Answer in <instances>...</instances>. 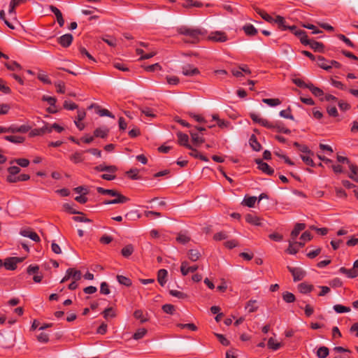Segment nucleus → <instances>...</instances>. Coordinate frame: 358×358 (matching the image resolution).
<instances>
[{
    "label": "nucleus",
    "mask_w": 358,
    "mask_h": 358,
    "mask_svg": "<svg viewBox=\"0 0 358 358\" xmlns=\"http://www.w3.org/2000/svg\"><path fill=\"white\" fill-rule=\"evenodd\" d=\"M178 32L185 36L187 38L184 39V41L189 43H198L200 38L204 34L203 31L200 29L189 28L185 26L179 27Z\"/></svg>",
    "instance_id": "f257e3e1"
},
{
    "label": "nucleus",
    "mask_w": 358,
    "mask_h": 358,
    "mask_svg": "<svg viewBox=\"0 0 358 358\" xmlns=\"http://www.w3.org/2000/svg\"><path fill=\"white\" fill-rule=\"evenodd\" d=\"M96 191L101 194H108L115 197L114 199L105 201L103 203L106 205L124 203L129 201L128 197L124 196L115 189H107L101 187H98L96 188Z\"/></svg>",
    "instance_id": "f03ea898"
},
{
    "label": "nucleus",
    "mask_w": 358,
    "mask_h": 358,
    "mask_svg": "<svg viewBox=\"0 0 358 358\" xmlns=\"http://www.w3.org/2000/svg\"><path fill=\"white\" fill-rule=\"evenodd\" d=\"M294 35L299 38L300 41L303 45H309L310 48H312L315 52H324V46L323 43L315 41L314 40L308 39L307 34L304 30H296L294 32Z\"/></svg>",
    "instance_id": "7ed1b4c3"
},
{
    "label": "nucleus",
    "mask_w": 358,
    "mask_h": 358,
    "mask_svg": "<svg viewBox=\"0 0 358 358\" xmlns=\"http://www.w3.org/2000/svg\"><path fill=\"white\" fill-rule=\"evenodd\" d=\"M287 269L292 273L294 282L303 280L306 275V271L300 267H292L288 266Z\"/></svg>",
    "instance_id": "20e7f679"
},
{
    "label": "nucleus",
    "mask_w": 358,
    "mask_h": 358,
    "mask_svg": "<svg viewBox=\"0 0 358 358\" xmlns=\"http://www.w3.org/2000/svg\"><path fill=\"white\" fill-rule=\"evenodd\" d=\"M274 23H276L278 26V28L282 30V31H285V30H290L292 33L294 34V32L298 30L296 27L293 25V26H287L285 24V20L283 17L280 16V15H277L276 17L275 18V20H274Z\"/></svg>",
    "instance_id": "39448f33"
},
{
    "label": "nucleus",
    "mask_w": 358,
    "mask_h": 358,
    "mask_svg": "<svg viewBox=\"0 0 358 358\" xmlns=\"http://www.w3.org/2000/svg\"><path fill=\"white\" fill-rule=\"evenodd\" d=\"M255 163L258 165V169L264 173L272 176L274 173V170L267 163L263 162L261 159H256Z\"/></svg>",
    "instance_id": "423d86ee"
},
{
    "label": "nucleus",
    "mask_w": 358,
    "mask_h": 358,
    "mask_svg": "<svg viewBox=\"0 0 358 358\" xmlns=\"http://www.w3.org/2000/svg\"><path fill=\"white\" fill-rule=\"evenodd\" d=\"M210 41L214 42H225L227 40V36L222 31L212 32L208 37Z\"/></svg>",
    "instance_id": "0eeeda50"
},
{
    "label": "nucleus",
    "mask_w": 358,
    "mask_h": 358,
    "mask_svg": "<svg viewBox=\"0 0 358 358\" xmlns=\"http://www.w3.org/2000/svg\"><path fill=\"white\" fill-rule=\"evenodd\" d=\"M73 36L71 34H66L57 38V42L64 48H68L73 41Z\"/></svg>",
    "instance_id": "6e6552de"
},
{
    "label": "nucleus",
    "mask_w": 358,
    "mask_h": 358,
    "mask_svg": "<svg viewBox=\"0 0 358 358\" xmlns=\"http://www.w3.org/2000/svg\"><path fill=\"white\" fill-rule=\"evenodd\" d=\"M178 143L180 145L184 146L187 149H192V145L189 144V136L180 131L177 133Z\"/></svg>",
    "instance_id": "1a4fd4ad"
},
{
    "label": "nucleus",
    "mask_w": 358,
    "mask_h": 358,
    "mask_svg": "<svg viewBox=\"0 0 358 358\" xmlns=\"http://www.w3.org/2000/svg\"><path fill=\"white\" fill-rule=\"evenodd\" d=\"M20 234L24 237L29 238L30 239L35 242L40 241V237L38 236V235L36 232L31 231L29 229H24L20 230Z\"/></svg>",
    "instance_id": "9d476101"
},
{
    "label": "nucleus",
    "mask_w": 358,
    "mask_h": 358,
    "mask_svg": "<svg viewBox=\"0 0 358 358\" xmlns=\"http://www.w3.org/2000/svg\"><path fill=\"white\" fill-rule=\"evenodd\" d=\"M182 73L186 76H193L199 74V70L192 65L187 64L182 67Z\"/></svg>",
    "instance_id": "9b49d317"
},
{
    "label": "nucleus",
    "mask_w": 358,
    "mask_h": 358,
    "mask_svg": "<svg viewBox=\"0 0 358 358\" xmlns=\"http://www.w3.org/2000/svg\"><path fill=\"white\" fill-rule=\"evenodd\" d=\"M198 269V266H188V262L184 261L181 263L180 271L182 275H187L189 272L193 273Z\"/></svg>",
    "instance_id": "f8f14e48"
},
{
    "label": "nucleus",
    "mask_w": 358,
    "mask_h": 358,
    "mask_svg": "<svg viewBox=\"0 0 358 358\" xmlns=\"http://www.w3.org/2000/svg\"><path fill=\"white\" fill-rule=\"evenodd\" d=\"M49 8L55 15L59 27H62L64 24V20L63 18L62 12L57 7L52 5H50Z\"/></svg>",
    "instance_id": "ddd939ff"
},
{
    "label": "nucleus",
    "mask_w": 358,
    "mask_h": 358,
    "mask_svg": "<svg viewBox=\"0 0 358 358\" xmlns=\"http://www.w3.org/2000/svg\"><path fill=\"white\" fill-rule=\"evenodd\" d=\"M245 221L250 224H252L255 226H261L262 225L261 219L255 215L247 214L245 215Z\"/></svg>",
    "instance_id": "4468645a"
},
{
    "label": "nucleus",
    "mask_w": 358,
    "mask_h": 358,
    "mask_svg": "<svg viewBox=\"0 0 358 358\" xmlns=\"http://www.w3.org/2000/svg\"><path fill=\"white\" fill-rule=\"evenodd\" d=\"M317 63L320 68L326 71H329L331 69V66L329 64V61L326 59L322 56L317 57Z\"/></svg>",
    "instance_id": "2eb2a0df"
},
{
    "label": "nucleus",
    "mask_w": 358,
    "mask_h": 358,
    "mask_svg": "<svg viewBox=\"0 0 358 358\" xmlns=\"http://www.w3.org/2000/svg\"><path fill=\"white\" fill-rule=\"evenodd\" d=\"M341 273L346 275L348 278H354L358 276V271H357L353 267L348 269L345 267H341L339 268Z\"/></svg>",
    "instance_id": "dca6fc26"
},
{
    "label": "nucleus",
    "mask_w": 358,
    "mask_h": 358,
    "mask_svg": "<svg viewBox=\"0 0 358 358\" xmlns=\"http://www.w3.org/2000/svg\"><path fill=\"white\" fill-rule=\"evenodd\" d=\"M307 89H308L312 94L317 96V97H321L322 98L324 96V92L322 89L315 87L313 83H308V85L307 86Z\"/></svg>",
    "instance_id": "f3484780"
},
{
    "label": "nucleus",
    "mask_w": 358,
    "mask_h": 358,
    "mask_svg": "<svg viewBox=\"0 0 358 358\" xmlns=\"http://www.w3.org/2000/svg\"><path fill=\"white\" fill-rule=\"evenodd\" d=\"M306 228V224L303 223H297L294 229L291 232V238L294 241L298 236L301 231Z\"/></svg>",
    "instance_id": "a211bd4d"
},
{
    "label": "nucleus",
    "mask_w": 358,
    "mask_h": 358,
    "mask_svg": "<svg viewBox=\"0 0 358 358\" xmlns=\"http://www.w3.org/2000/svg\"><path fill=\"white\" fill-rule=\"evenodd\" d=\"M298 289L302 294H308L314 289V287L306 282H301L298 285Z\"/></svg>",
    "instance_id": "6ab92c4d"
},
{
    "label": "nucleus",
    "mask_w": 358,
    "mask_h": 358,
    "mask_svg": "<svg viewBox=\"0 0 358 358\" xmlns=\"http://www.w3.org/2000/svg\"><path fill=\"white\" fill-rule=\"evenodd\" d=\"M168 272L166 269H160L157 273V281L160 285L164 286L166 282Z\"/></svg>",
    "instance_id": "aec40b11"
},
{
    "label": "nucleus",
    "mask_w": 358,
    "mask_h": 358,
    "mask_svg": "<svg viewBox=\"0 0 358 358\" xmlns=\"http://www.w3.org/2000/svg\"><path fill=\"white\" fill-rule=\"evenodd\" d=\"M255 10L257 13H258L265 21L273 23L274 22L275 18L272 17L270 15H268L266 11L259 8H255Z\"/></svg>",
    "instance_id": "412c9836"
},
{
    "label": "nucleus",
    "mask_w": 358,
    "mask_h": 358,
    "mask_svg": "<svg viewBox=\"0 0 358 358\" xmlns=\"http://www.w3.org/2000/svg\"><path fill=\"white\" fill-rule=\"evenodd\" d=\"M94 169L97 171H107L112 173L116 172L117 170L115 166H105L103 164L95 166Z\"/></svg>",
    "instance_id": "4be33fe9"
},
{
    "label": "nucleus",
    "mask_w": 358,
    "mask_h": 358,
    "mask_svg": "<svg viewBox=\"0 0 358 358\" xmlns=\"http://www.w3.org/2000/svg\"><path fill=\"white\" fill-rule=\"evenodd\" d=\"M3 266L7 270H15L17 267L16 259H13V257L7 258L3 263Z\"/></svg>",
    "instance_id": "5701e85b"
},
{
    "label": "nucleus",
    "mask_w": 358,
    "mask_h": 358,
    "mask_svg": "<svg viewBox=\"0 0 358 358\" xmlns=\"http://www.w3.org/2000/svg\"><path fill=\"white\" fill-rule=\"evenodd\" d=\"M108 132L109 129L106 127L97 128L94 131V136L95 137L104 138L108 136Z\"/></svg>",
    "instance_id": "b1692460"
},
{
    "label": "nucleus",
    "mask_w": 358,
    "mask_h": 358,
    "mask_svg": "<svg viewBox=\"0 0 358 358\" xmlns=\"http://www.w3.org/2000/svg\"><path fill=\"white\" fill-rule=\"evenodd\" d=\"M250 145L255 151H259L262 149L261 144L257 141L255 135L252 134L249 140Z\"/></svg>",
    "instance_id": "393cba45"
},
{
    "label": "nucleus",
    "mask_w": 358,
    "mask_h": 358,
    "mask_svg": "<svg viewBox=\"0 0 358 358\" xmlns=\"http://www.w3.org/2000/svg\"><path fill=\"white\" fill-rule=\"evenodd\" d=\"M3 138L6 141L11 142L13 143H22L24 141V138L20 136H5Z\"/></svg>",
    "instance_id": "a878e982"
},
{
    "label": "nucleus",
    "mask_w": 358,
    "mask_h": 358,
    "mask_svg": "<svg viewBox=\"0 0 358 358\" xmlns=\"http://www.w3.org/2000/svg\"><path fill=\"white\" fill-rule=\"evenodd\" d=\"M189 134L192 137V141L194 145H198L204 142V138L203 137L199 136V135L197 133L191 130L189 131Z\"/></svg>",
    "instance_id": "bb28decb"
},
{
    "label": "nucleus",
    "mask_w": 358,
    "mask_h": 358,
    "mask_svg": "<svg viewBox=\"0 0 358 358\" xmlns=\"http://www.w3.org/2000/svg\"><path fill=\"white\" fill-rule=\"evenodd\" d=\"M188 258L192 261H197L201 256V253L197 250L191 249L187 252Z\"/></svg>",
    "instance_id": "cd10ccee"
},
{
    "label": "nucleus",
    "mask_w": 358,
    "mask_h": 358,
    "mask_svg": "<svg viewBox=\"0 0 358 358\" xmlns=\"http://www.w3.org/2000/svg\"><path fill=\"white\" fill-rule=\"evenodd\" d=\"M5 66L10 71H17L22 69V66L15 61L6 62Z\"/></svg>",
    "instance_id": "c85d7f7f"
},
{
    "label": "nucleus",
    "mask_w": 358,
    "mask_h": 358,
    "mask_svg": "<svg viewBox=\"0 0 358 358\" xmlns=\"http://www.w3.org/2000/svg\"><path fill=\"white\" fill-rule=\"evenodd\" d=\"M190 237L187 233L180 232L178 234L176 241L181 244H186L190 241Z\"/></svg>",
    "instance_id": "c756f323"
},
{
    "label": "nucleus",
    "mask_w": 358,
    "mask_h": 358,
    "mask_svg": "<svg viewBox=\"0 0 358 358\" xmlns=\"http://www.w3.org/2000/svg\"><path fill=\"white\" fill-rule=\"evenodd\" d=\"M70 160L75 164L83 162L84 157L83 156V152H76L70 156Z\"/></svg>",
    "instance_id": "7c9ffc66"
},
{
    "label": "nucleus",
    "mask_w": 358,
    "mask_h": 358,
    "mask_svg": "<svg viewBox=\"0 0 358 358\" xmlns=\"http://www.w3.org/2000/svg\"><path fill=\"white\" fill-rule=\"evenodd\" d=\"M245 33L248 36H255L257 33V29L252 24H246L243 27Z\"/></svg>",
    "instance_id": "2f4dec72"
},
{
    "label": "nucleus",
    "mask_w": 358,
    "mask_h": 358,
    "mask_svg": "<svg viewBox=\"0 0 358 358\" xmlns=\"http://www.w3.org/2000/svg\"><path fill=\"white\" fill-rule=\"evenodd\" d=\"M282 299L286 303H293L296 300L295 296L292 293L287 292V291L284 292L282 294Z\"/></svg>",
    "instance_id": "473e14b6"
},
{
    "label": "nucleus",
    "mask_w": 358,
    "mask_h": 358,
    "mask_svg": "<svg viewBox=\"0 0 358 358\" xmlns=\"http://www.w3.org/2000/svg\"><path fill=\"white\" fill-rule=\"evenodd\" d=\"M297 245H298L297 242H293L292 241H289V247L286 251L289 254L295 255L296 253H297V252L299 250V247L297 246Z\"/></svg>",
    "instance_id": "72a5a7b5"
},
{
    "label": "nucleus",
    "mask_w": 358,
    "mask_h": 358,
    "mask_svg": "<svg viewBox=\"0 0 358 358\" xmlns=\"http://www.w3.org/2000/svg\"><path fill=\"white\" fill-rule=\"evenodd\" d=\"M117 280L120 284L127 287H130L132 285L131 280L129 278L124 275H117Z\"/></svg>",
    "instance_id": "f704fd0d"
},
{
    "label": "nucleus",
    "mask_w": 358,
    "mask_h": 358,
    "mask_svg": "<svg viewBox=\"0 0 358 358\" xmlns=\"http://www.w3.org/2000/svg\"><path fill=\"white\" fill-rule=\"evenodd\" d=\"M274 129L277 130L278 132H281L286 134H289L291 133V131L285 127L282 123L281 122H275L274 124Z\"/></svg>",
    "instance_id": "c9c22d12"
},
{
    "label": "nucleus",
    "mask_w": 358,
    "mask_h": 358,
    "mask_svg": "<svg viewBox=\"0 0 358 358\" xmlns=\"http://www.w3.org/2000/svg\"><path fill=\"white\" fill-rule=\"evenodd\" d=\"M133 252H134V247L131 244L127 245L121 250V253H122V256L124 257H129L130 255H131Z\"/></svg>",
    "instance_id": "e433bc0d"
},
{
    "label": "nucleus",
    "mask_w": 358,
    "mask_h": 358,
    "mask_svg": "<svg viewBox=\"0 0 358 358\" xmlns=\"http://www.w3.org/2000/svg\"><path fill=\"white\" fill-rule=\"evenodd\" d=\"M267 345L273 350H277L282 346L281 343L275 341L273 338L268 339Z\"/></svg>",
    "instance_id": "4c0bfd02"
},
{
    "label": "nucleus",
    "mask_w": 358,
    "mask_h": 358,
    "mask_svg": "<svg viewBox=\"0 0 358 358\" xmlns=\"http://www.w3.org/2000/svg\"><path fill=\"white\" fill-rule=\"evenodd\" d=\"M103 316L105 319H108V317H115L116 316L115 310L113 309V308L110 307L106 308L103 313Z\"/></svg>",
    "instance_id": "58836bf2"
},
{
    "label": "nucleus",
    "mask_w": 358,
    "mask_h": 358,
    "mask_svg": "<svg viewBox=\"0 0 358 358\" xmlns=\"http://www.w3.org/2000/svg\"><path fill=\"white\" fill-rule=\"evenodd\" d=\"M134 317L136 320H139L141 323H144L148 321V318L143 315L142 310H136L134 313Z\"/></svg>",
    "instance_id": "ea45409f"
},
{
    "label": "nucleus",
    "mask_w": 358,
    "mask_h": 358,
    "mask_svg": "<svg viewBox=\"0 0 358 358\" xmlns=\"http://www.w3.org/2000/svg\"><path fill=\"white\" fill-rule=\"evenodd\" d=\"M256 300H250L245 306V308L248 310L249 313H253L257 310L258 306L256 305Z\"/></svg>",
    "instance_id": "a19ab883"
},
{
    "label": "nucleus",
    "mask_w": 358,
    "mask_h": 358,
    "mask_svg": "<svg viewBox=\"0 0 358 358\" xmlns=\"http://www.w3.org/2000/svg\"><path fill=\"white\" fill-rule=\"evenodd\" d=\"M333 308L337 313H348L350 311V307L344 306L341 304L334 305Z\"/></svg>",
    "instance_id": "79ce46f5"
},
{
    "label": "nucleus",
    "mask_w": 358,
    "mask_h": 358,
    "mask_svg": "<svg viewBox=\"0 0 358 358\" xmlns=\"http://www.w3.org/2000/svg\"><path fill=\"white\" fill-rule=\"evenodd\" d=\"M329 355V349L325 346L320 347L317 349V355L319 358H325Z\"/></svg>",
    "instance_id": "37998d69"
},
{
    "label": "nucleus",
    "mask_w": 358,
    "mask_h": 358,
    "mask_svg": "<svg viewBox=\"0 0 358 358\" xmlns=\"http://www.w3.org/2000/svg\"><path fill=\"white\" fill-rule=\"evenodd\" d=\"M147 334V330L145 328L138 329L133 335V338L135 340H139L143 338Z\"/></svg>",
    "instance_id": "c03bdc74"
},
{
    "label": "nucleus",
    "mask_w": 358,
    "mask_h": 358,
    "mask_svg": "<svg viewBox=\"0 0 358 358\" xmlns=\"http://www.w3.org/2000/svg\"><path fill=\"white\" fill-rule=\"evenodd\" d=\"M262 101L270 106H276L281 103L279 99H263Z\"/></svg>",
    "instance_id": "a18cd8bd"
},
{
    "label": "nucleus",
    "mask_w": 358,
    "mask_h": 358,
    "mask_svg": "<svg viewBox=\"0 0 358 358\" xmlns=\"http://www.w3.org/2000/svg\"><path fill=\"white\" fill-rule=\"evenodd\" d=\"M256 201H257L256 196H249L248 198L245 197L244 199L243 203H244V205H245L250 208H252V207H254Z\"/></svg>",
    "instance_id": "49530a36"
},
{
    "label": "nucleus",
    "mask_w": 358,
    "mask_h": 358,
    "mask_svg": "<svg viewBox=\"0 0 358 358\" xmlns=\"http://www.w3.org/2000/svg\"><path fill=\"white\" fill-rule=\"evenodd\" d=\"M312 155H301V158L303 160V162L308 166H310L311 167H314L315 166V164L314 163L313 160L311 158Z\"/></svg>",
    "instance_id": "de8ad7c7"
},
{
    "label": "nucleus",
    "mask_w": 358,
    "mask_h": 358,
    "mask_svg": "<svg viewBox=\"0 0 358 358\" xmlns=\"http://www.w3.org/2000/svg\"><path fill=\"white\" fill-rule=\"evenodd\" d=\"M337 38H339L341 41H343L348 47L350 48H355V44L345 35L342 34H339L336 35Z\"/></svg>",
    "instance_id": "09e8293b"
},
{
    "label": "nucleus",
    "mask_w": 358,
    "mask_h": 358,
    "mask_svg": "<svg viewBox=\"0 0 358 358\" xmlns=\"http://www.w3.org/2000/svg\"><path fill=\"white\" fill-rule=\"evenodd\" d=\"M280 115L284 118L294 120V116L291 114V108L288 107L286 110L280 112Z\"/></svg>",
    "instance_id": "8fccbe9b"
},
{
    "label": "nucleus",
    "mask_w": 358,
    "mask_h": 358,
    "mask_svg": "<svg viewBox=\"0 0 358 358\" xmlns=\"http://www.w3.org/2000/svg\"><path fill=\"white\" fill-rule=\"evenodd\" d=\"M169 294L171 296L177 297L178 299H184L187 298V295L185 293L180 292V291H178V290L171 289L169 291Z\"/></svg>",
    "instance_id": "3c124183"
},
{
    "label": "nucleus",
    "mask_w": 358,
    "mask_h": 358,
    "mask_svg": "<svg viewBox=\"0 0 358 358\" xmlns=\"http://www.w3.org/2000/svg\"><path fill=\"white\" fill-rule=\"evenodd\" d=\"M349 168L351 171V174L350 175V178H351L353 180H358L355 178V176L358 175V166L357 165H355L353 164H349Z\"/></svg>",
    "instance_id": "603ef678"
},
{
    "label": "nucleus",
    "mask_w": 358,
    "mask_h": 358,
    "mask_svg": "<svg viewBox=\"0 0 358 358\" xmlns=\"http://www.w3.org/2000/svg\"><path fill=\"white\" fill-rule=\"evenodd\" d=\"M327 112L331 117H336L338 116V112L334 106H328L327 107Z\"/></svg>",
    "instance_id": "864d4df0"
},
{
    "label": "nucleus",
    "mask_w": 358,
    "mask_h": 358,
    "mask_svg": "<svg viewBox=\"0 0 358 358\" xmlns=\"http://www.w3.org/2000/svg\"><path fill=\"white\" fill-rule=\"evenodd\" d=\"M162 308L164 313L170 315H173L175 311V306L172 304H164Z\"/></svg>",
    "instance_id": "5fc2aeb1"
},
{
    "label": "nucleus",
    "mask_w": 358,
    "mask_h": 358,
    "mask_svg": "<svg viewBox=\"0 0 358 358\" xmlns=\"http://www.w3.org/2000/svg\"><path fill=\"white\" fill-rule=\"evenodd\" d=\"M228 236L224 231H220L214 234L213 239L216 241H220L222 240L227 239Z\"/></svg>",
    "instance_id": "6e6d98bb"
},
{
    "label": "nucleus",
    "mask_w": 358,
    "mask_h": 358,
    "mask_svg": "<svg viewBox=\"0 0 358 358\" xmlns=\"http://www.w3.org/2000/svg\"><path fill=\"white\" fill-rule=\"evenodd\" d=\"M215 336L217 338L220 343L224 346H228L230 344V342L228 339H227L224 335L215 333Z\"/></svg>",
    "instance_id": "4d7b16f0"
},
{
    "label": "nucleus",
    "mask_w": 358,
    "mask_h": 358,
    "mask_svg": "<svg viewBox=\"0 0 358 358\" xmlns=\"http://www.w3.org/2000/svg\"><path fill=\"white\" fill-rule=\"evenodd\" d=\"M110 292V291L109 289L108 284L106 282H101V287H100V293L102 294L107 295V294H109Z\"/></svg>",
    "instance_id": "13d9d810"
},
{
    "label": "nucleus",
    "mask_w": 358,
    "mask_h": 358,
    "mask_svg": "<svg viewBox=\"0 0 358 358\" xmlns=\"http://www.w3.org/2000/svg\"><path fill=\"white\" fill-rule=\"evenodd\" d=\"M64 208L71 214L83 215V213L76 210L70 204L64 203Z\"/></svg>",
    "instance_id": "bf43d9fd"
},
{
    "label": "nucleus",
    "mask_w": 358,
    "mask_h": 358,
    "mask_svg": "<svg viewBox=\"0 0 358 358\" xmlns=\"http://www.w3.org/2000/svg\"><path fill=\"white\" fill-rule=\"evenodd\" d=\"M42 101L48 102L50 106H55L57 99L55 97L44 95L42 97Z\"/></svg>",
    "instance_id": "052dcab7"
},
{
    "label": "nucleus",
    "mask_w": 358,
    "mask_h": 358,
    "mask_svg": "<svg viewBox=\"0 0 358 358\" xmlns=\"http://www.w3.org/2000/svg\"><path fill=\"white\" fill-rule=\"evenodd\" d=\"M238 245V242L237 240L233 239L230 241H227L224 243V246L228 249H233Z\"/></svg>",
    "instance_id": "680f3d73"
},
{
    "label": "nucleus",
    "mask_w": 358,
    "mask_h": 358,
    "mask_svg": "<svg viewBox=\"0 0 358 358\" xmlns=\"http://www.w3.org/2000/svg\"><path fill=\"white\" fill-rule=\"evenodd\" d=\"M14 162H16L18 166L22 167H27L29 164V161L25 158L16 159Z\"/></svg>",
    "instance_id": "e2e57ef3"
},
{
    "label": "nucleus",
    "mask_w": 358,
    "mask_h": 358,
    "mask_svg": "<svg viewBox=\"0 0 358 358\" xmlns=\"http://www.w3.org/2000/svg\"><path fill=\"white\" fill-rule=\"evenodd\" d=\"M64 108L66 110H73L78 108V105L73 102L65 101L64 103Z\"/></svg>",
    "instance_id": "0e129e2a"
},
{
    "label": "nucleus",
    "mask_w": 358,
    "mask_h": 358,
    "mask_svg": "<svg viewBox=\"0 0 358 358\" xmlns=\"http://www.w3.org/2000/svg\"><path fill=\"white\" fill-rule=\"evenodd\" d=\"M127 174L129 177H130L132 180H137L139 178L138 174V170L135 169H130L127 172Z\"/></svg>",
    "instance_id": "69168bd1"
},
{
    "label": "nucleus",
    "mask_w": 358,
    "mask_h": 358,
    "mask_svg": "<svg viewBox=\"0 0 358 358\" xmlns=\"http://www.w3.org/2000/svg\"><path fill=\"white\" fill-rule=\"evenodd\" d=\"M70 273H71V278H72L73 279V280H80L82 274L80 271L71 268V272H70Z\"/></svg>",
    "instance_id": "338daca9"
},
{
    "label": "nucleus",
    "mask_w": 358,
    "mask_h": 358,
    "mask_svg": "<svg viewBox=\"0 0 358 358\" xmlns=\"http://www.w3.org/2000/svg\"><path fill=\"white\" fill-rule=\"evenodd\" d=\"M339 108L343 111H346L350 108V105L342 100L338 101Z\"/></svg>",
    "instance_id": "774afa93"
}]
</instances>
